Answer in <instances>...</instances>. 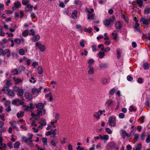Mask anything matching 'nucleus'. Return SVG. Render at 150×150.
Listing matches in <instances>:
<instances>
[{"mask_svg":"<svg viewBox=\"0 0 150 150\" xmlns=\"http://www.w3.org/2000/svg\"><path fill=\"white\" fill-rule=\"evenodd\" d=\"M146 135V133L145 132H143L141 136V139L142 140H144L145 138V137Z\"/></svg>","mask_w":150,"mask_h":150,"instance_id":"obj_53","label":"nucleus"},{"mask_svg":"<svg viewBox=\"0 0 150 150\" xmlns=\"http://www.w3.org/2000/svg\"><path fill=\"white\" fill-rule=\"evenodd\" d=\"M138 134L137 133L134 134V139L135 141H137L138 140Z\"/></svg>","mask_w":150,"mask_h":150,"instance_id":"obj_55","label":"nucleus"},{"mask_svg":"<svg viewBox=\"0 0 150 150\" xmlns=\"http://www.w3.org/2000/svg\"><path fill=\"white\" fill-rule=\"evenodd\" d=\"M20 144L19 142L17 141L15 143L13 146L14 148H19Z\"/></svg>","mask_w":150,"mask_h":150,"instance_id":"obj_32","label":"nucleus"},{"mask_svg":"<svg viewBox=\"0 0 150 150\" xmlns=\"http://www.w3.org/2000/svg\"><path fill=\"white\" fill-rule=\"evenodd\" d=\"M37 114L38 115L40 116H41L42 115H44L45 114L46 112V110L45 109H41L40 110H38Z\"/></svg>","mask_w":150,"mask_h":150,"instance_id":"obj_14","label":"nucleus"},{"mask_svg":"<svg viewBox=\"0 0 150 150\" xmlns=\"http://www.w3.org/2000/svg\"><path fill=\"white\" fill-rule=\"evenodd\" d=\"M36 47H38L41 52L44 51L46 49L44 45H42L40 43L37 42L35 44Z\"/></svg>","mask_w":150,"mask_h":150,"instance_id":"obj_7","label":"nucleus"},{"mask_svg":"<svg viewBox=\"0 0 150 150\" xmlns=\"http://www.w3.org/2000/svg\"><path fill=\"white\" fill-rule=\"evenodd\" d=\"M22 142H24L27 144H30L32 142L30 141V139H29L28 138H27L26 137L24 136L22 137Z\"/></svg>","mask_w":150,"mask_h":150,"instance_id":"obj_9","label":"nucleus"},{"mask_svg":"<svg viewBox=\"0 0 150 150\" xmlns=\"http://www.w3.org/2000/svg\"><path fill=\"white\" fill-rule=\"evenodd\" d=\"M87 62L89 65H91L95 62V61L93 59H91L88 60Z\"/></svg>","mask_w":150,"mask_h":150,"instance_id":"obj_45","label":"nucleus"},{"mask_svg":"<svg viewBox=\"0 0 150 150\" xmlns=\"http://www.w3.org/2000/svg\"><path fill=\"white\" fill-rule=\"evenodd\" d=\"M146 141V142L147 143H149L150 142V134H148Z\"/></svg>","mask_w":150,"mask_h":150,"instance_id":"obj_56","label":"nucleus"},{"mask_svg":"<svg viewBox=\"0 0 150 150\" xmlns=\"http://www.w3.org/2000/svg\"><path fill=\"white\" fill-rule=\"evenodd\" d=\"M5 35L4 32L3 30L2 29H0V36H4Z\"/></svg>","mask_w":150,"mask_h":150,"instance_id":"obj_52","label":"nucleus"},{"mask_svg":"<svg viewBox=\"0 0 150 150\" xmlns=\"http://www.w3.org/2000/svg\"><path fill=\"white\" fill-rule=\"evenodd\" d=\"M12 72L13 73L14 75L18 74V71L16 69H15L12 71Z\"/></svg>","mask_w":150,"mask_h":150,"instance_id":"obj_63","label":"nucleus"},{"mask_svg":"<svg viewBox=\"0 0 150 150\" xmlns=\"http://www.w3.org/2000/svg\"><path fill=\"white\" fill-rule=\"evenodd\" d=\"M25 98L29 100H30L32 99L33 96L32 95L29 93L25 92Z\"/></svg>","mask_w":150,"mask_h":150,"instance_id":"obj_17","label":"nucleus"},{"mask_svg":"<svg viewBox=\"0 0 150 150\" xmlns=\"http://www.w3.org/2000/svg\"><path fill=\"white\" fill-rule=\"evenodd\" d=\"M107 64L106 63H102L100 64L99 66L101 68H105L107 67Z\"/></svg>","mask_w":150,"mask_h":150,"instance_id":"obj_42","label":"nucleus"},{"mask_svg":"<svg viewBox=\"0 0 150 150\" xmlns=\"http://www.w3.org/2000/svg\"><path fill=\"white\" fill-rule=\"evenodd\" d=\"M143 66L145 69H147L149 67V65L147 62L144 63L143 64Z\"/></svg>","mask_w":150,"mask_h":150,"instance_id":"obj_40","label":"nucleus"},{"mask_svg":"<svg viewBox=\"0 0 150 150\" xmlns=\"http://www.w3.org/2000/svg\"><path fill=\"white\" fill-rule=\"evenodd\" d=\"M39 124H40L41 125H46L47 124L46 122V121L45 119L43 120H41L38 122Z\"/></svg>","mask_w":150,"mask_h":150,"instance_id":"obj_29","label":"nucleus"},{"mask_svg":"<svg viewBox=\"0 0 150 150\" xmlns=\"http://www.w3.org/2000/svg\"><path fill=\"white\" fill-rule=\"evenodd\" d=\"M77 11L74 10L73 12L71 15V17L74 19H76L77 18Z\"/></svg>","mask_w":150,"mask_h":150,"instance_id":"obj_26","label":"nucleus"},{"mask_svg":"<svg viewBox=\"0 0 150 150\" xmlns=\"http://www.w3.org/2000/svg\"><path fill=\"white\" fill-rule=\"evenodd\" d=\"M57 130L56 129H54L53 131L52 132V137H54L56 135V131Z\"/></svg>","mask_w":150,"mask_h":150,"instance_id":"obj_47","label":"nucleus"},{"mask_svg":"<svg viewBox=\"0 0 150 150\" xmlns=\"http://www.w3.org/2000/svg\"><path fill=\"white\" fill-rule=\"evenodd\" d=\"M108 123L109 125L111 127L116 126L115 117H109Z\"/></svg>","mask_w":150,"mask_h":150,"instance_id":"obj_1","label":"nucleus"},{"mask_svg":"<svg viewBox=\"0 0 150 150\" xmlns=\"http://www.w3.org/2000/svg\"><path fill=\"white\" fill-rule=\"evenodd\" d=\"M35 105L36 108H38L40 110L43 109L44 106V104L42 103H39L38 104H35Z\"/></svg>","mask_w":150,"mask_h":150,"instance_id":"obj_21","label":"nucleus"},{"mask_svg":"<svg viewBox=\"0 0 150 150\" xmlns=\"http://www.w3.org/2000/svg\"><path fill=\"white\" fill-rule=\"evenodd\" d=\"M24 114L23 112H21L20 113L18 112L17 113V116L18 118H20L22 117Z\"/></svg>","mask_w":150,"mask_h":150,"instance_id":"obj_43","label":"nucleus"},{"mask_svg":"<svg viewBox=\"0 0 150 150\" xmlns=\"http://www.w3.org/2000/svg\"><path fill=\"white\" fill-rule=\"evenodd\" d=\"M29 31L27 30H24L22 33V35L25 37L27 36L28 34Z\"/></svg>","mask_w":150,"mask_h":150,"instance_id":"obj_36","label":"nucleus"},{"mask_svg":"<svg viewBox=\"0 0 150 150\" xmlns=\"http://www.w3.org/2000/svg\"><path fill=\"white\" fill-rule=\"evenodd\" d=\"M31 116L36 120H38L40 119V116L38 115L37 114H35V113L32 112L31 114Z\"/></svg>","mask_w":150,"mask_h":150,"instance_id":"obj_19","label":"nucleus"},{"mask_svg":"<svg viewBox=\"0 0 150 150\" xmlns=\"http://www.w3.org/2000/svg\"><path fill=\"white\" fill-rule=\"evenodd\" d=\"M14 6L12 7V9L13 10H15L16 9L20 8L21 6V4L20 2L17 1L16 2H15L14 3Z\"/></svg>","mask_w":150,"mask_h":150,"instance_id":"obj_3","label":"nucleus"},{"mask_svg":"<svg viewBox=\"0 0 150 150\" xmlns=\"http://www.w3.org/2000/svg\"><path fill=\"white\" fill-rule=\"evenodd\" d=\"M15 42L18 45H19L21 43L23 44L25 40L23 38H21V39L16 38L14 40Z\"/></svg>","mask_w":150,"mask_h":150,"instance_id":"obj_8","label":"nucleus"},{"mask_svg":"<svg viewBox=\"0 0 150 150\" xmlns=\"http://www.w3.org/2000/svg\"><path fill=\"white\" fill-rule=\"evenodd\" d=\"M33 8V6L30 4H29L26 6L25 8V10L26 12L31 11Z\"/></svg>","mask_w":150,"mask_h":150,"instance_id":"obj_11","label":"nucleus"},{"mask_svg":"<svg viewBox=\"0 0 150 150\" xmlns=\"http://www.w3.org/2000/svg\"><path fill=\"white\" fill-rule=\"evenodd\" d=\"M87 18L89 20H93L94 19L95 14H88L87 15Z\"/></svg>","mask_w":150,"mask_h":150,"instance_id":"obj_30","label":"nucleus"},{"mask_svg":"<svg viewBox=\"0 0 150 150\" xmlns=\"http://www.w3.org/2000/svg\"><path fill=\"white\" fill-rule=\"evenodd\" d=\"M24 93V91L23 89H19L18 91L17 95L19 97H22Z\"/></svg>","mask_w":150,"mask_h":150,"instance_id":"obj_25","label":"nucleus"},{"mask_svg":"<svg viewBox=\"0 0 150 150\" xmlns=\"http://www.w3.org/2000/svg\"><path fill=\"white\" fill-rule=\"evenodd\" d=\"M105 54L104 52H99L98 54V57L100 58H103L105 56Z\"/></svg>","mask_w":150,"mask_h":150,"instance_id":"obj_31","label":"nucleus"},{"mask_svg":"<svg viewBox=\"0 0 150 150\" xmlns=\"http://www.w3.org/2000/svg\"><path fill=\"white\" fill-rule=\"evenodd\" d=\"M22 3L23 5L27 6L29 4L30 1L28 0H22Z\"/></svg>","mask_w":150,"mask_h":150,"instance_id":"obj_33","label":"nucleus"},{"mask_svg":"<svg viewBox=\"0 0 150 150\" xmlns=\"http://www.w3.org/2000/svg\"><path fill=\"white\" fill-rule=\"evenodd\" d=\"M115 91V88L112 89L110 91L109 94L111 95H113Z\"/></svg>","mask_w":150,"mask_h":150,"instance_id":"obj_49","label":"nucleus"},{"mask_svg":"<svg viewBox=\"0 0 150 150\" xmlns=\"http://www.w3.org/2000/svg\"><path fill=\"white\" fill-rule=\"evenodd\" d=\"M134 29L135 31H138L139 32H141V31L139 27L134 26Z\"/></svg>","mask_w":150,"mask_h":150,"instance_id":"obj_59","label":"nucleus"},{"mask_svg":"<svg viewBox=\"0 0 150 150\" xmlns=\"http://www.w3.org/2000/svg\"><path fill=\"white\" fill-rule=\"evenodd\" d=\"M23 103L22 101L20 102V100L18 98L14 99L12 101V103L13 105H22Z\"/></svg>","mask_w":150,"mask_h":150,"instance_id":"obj_6","label":"nucleus"},{"mask_svg":"<svg viewBox=\"0 0 150 150\" xmlns=\"http://www.w3.org/2000/svg\"><path fill=\"white\" fill-rule=\"evenodd\" d=\"M93 29L90 27H89L88 28H85L84 29V31L85 32H91L92 31Z\"/></svg>","mask_w":150,"mask_h":150,"instance_id":"obj_44","label":"nucleus"},{"mask_svg":"<svg viewBox=\"0 0 150 150\" xmlns=\"http://www.w3.org/2000/svg\"><path fill=\"white\" fill-rule=\"evenodd\" d=\"M136 2L138 4L139 7H142L143 4V1L142 0H137Z\"/></svg>","mask_w":150,"mask_h":150,"instance_id":"obj_37","label":"nucleus"},{"mask_svg":"<svg viewBox=\"0 0 150 150\" xmlns=\"http://www.w3.org/2000/svg\"><path fill=\"white\" fill-rule=\"evenodd\" d=\"M112 35L113 37V39L115 40H117V35L118 34L117 33H112L111 34Z\"/></svg>","mask_w":150,"mask_h":150,"instance_id":"obj_38","label":"nucleus"},{"mask_svg":"<svg viewBox=\"0 0 150 150\" xmlns=\"http://www.w3.org/2000/svg\"><path fill=\"white\" fill-rule=\"evenodd\" d=\"M140 22H142L143 24L147 25L149 24V20L147 19H145L142 18L140 20Z\"/></svg>","mask_w":150,"mask_h":150,"instance_id":"obj_16","label":"nucleus"},{"mask_svg":"<svg viewBox=\"0 0 150 150\" xmlns=\"http://www.w3.org/2000/svg\"><path fill=\"white\" fill-rule=\"evenodd\" d=\"M13 90L15 91H17L19 90V87L16 86H13Z\"/></svg>","mask_w":150,"mask_h":150,"instance_id":"obj_62","label":"nucleus"},{"mask_svg":"<svg viewBox=\"0 0 150 150\" xmlns=\"http://www.w3.org/2000/svg\"><path fill=\"white\" fill-rule=\"evenodd\" d=\"M115 27L118 29H121L122 27V22L119 21H117L115 24Z\"/></svg>","mask_w":150,"mask_h":150,"instance_id":"obj_12","label":"nucleus"},{"mask_svg":"<svg viewBox=\"0 0 150 150\" xmlns=\"http://www.w3.org/2000/svg\"><path fill=\"white\" fill-rule=\"evenodd\" d=\"M25 51L23 49H21L19 51V54L21 55H23L25 54Z\"/></svg>","mask_w":150,"mask_h":150,"instance_id":"obj_46","label":"nucleus"},{"mask_svg":"<svg viewBox=\"0 0 150 150\" xmlns=\"http://www.w3.org/2000/svg\"><path fill=\"white\" fill-rule=\"evenodd\" d=\"M42 140L43 144L44 145H47V139L46 137H43L42 139Z\"/></svg>","mask_w":150,"mask_h":150,"instance_id":"obj_35","label":"nucleus"},{"mask_svg":"<svg viewBox=\"0 0 150 150\" xmlns=\"http://www.w3.org/2000/svg\"><path fill=\"white\" fill-rule=\"evenodd\" d=\"M100 139L106 141L108 140L109 138V136L107 134H105L103 135H100Z\"/></svg>","mask_w":150,"mask_h":150,"instance_id":"obj_15","label":"nucleus"},{"mask_svg":"<svg viewBox=\"0 0 150 150\" xmlns=\"http://www.w3.org/2000/svg\"><path fill=\"white\" fill-rule=\"evenodd\" d=\"M122 53V51L121 49H118L117 50V55L118 58H120V57Z\"/></svg>","mask_w":150,"mask_h":150,"instance_id":"obj_28","label":"nucleus"},{"mask_svg":"<svg viewBox=\"0 0 150 150\" xmlns=\"http://www.w3.org/2000/svg\"><path fill=\"white\" fill-rule=\"evenodd\" d=\"M102 82L103 84H107L108 83L107 80L105 79H103L102 80Z\"/></svg>","mask_w":150,"mask_h":150,"instance_id":"obj_50","label":"nucleus"},{"mask_svg":"<svg viewBox=\"0 0 150 150\" xmlns=\"http://www.w3.org/2000/svg\"><path fill=\"white\" fill-rule=\"evenodd\" d=\"M29 81L30 83H35L36 81L35 80V78L33 76H31V79L29 80Z\"/></svg>","mask_w":150,"mask_h":150,"instance_id":"obj_48","label":"nucleus"},{"mask_svg":"<svg viewBox=\"0 0 150 150\" xmlns=\"http://www.w3.org/2000/svg\"><path fill=\"white\" fill-rule=\"evenodd\" d=\"M9 124L11 125L13 128H17V127L16 125V122H9Z\"/></svg>","mask_w":150,"mask_h":150,"instance_id":"obj_39","label":"nucleus"},{"mask_svg":"<svg viewBox=\"0 0 150 150\" xmlns=\"http://www.w3.org/2000/svg\"><path fill=\"white\" fill-rule=\"evenodd\" d=\"M6 13L10 15L11 14L13 13V11H12L9 10H6L5 11Z\"/></svg>","mask_w":150,"mask_h":150,"instance_id":"obj_60","label":"nucleus"},{"mask_svg":"<svg viewBox=\"0 0 150 150\" xmlns=\"http://www.w3.org/2000/svg\"><path fill=\"white\" fill-rule=\"evenodd\" d=\"M113 103V101L112 99H109L107 100L105 105L106 107H108L112 104Z\"/></svg>","mask_w":150,"mask_h":150,"instance_id":"obj_13","label":"nucleus"},{"mask_svg":"<svg viewBox=\"0 0 150 150\" xmlns=\"http://www.w3.org/2000/svg\"><path fill=\"white\" fill-rule=\"evenodd\" d=\"M101 115L102 113L99 111L93 114V116L96 119H99L100 118V116Z\"/></svg>","mask_w":150,"mask_h":150,"instance_id":"obj_20","label":"nucleus"},{"mask_svg":"<svg viewBox=\"0 0 150 150\" xmlns=\"http://www.w3.org/2000/svg\"><path fill=\"white\" fill-rule=\"evenodd\" d=\"M38 72L39 74H41L43 73V70L41 66H39L38 67Z\"/></svg>","mask_w":150,"mask_h":150,"instance_id":"obj_41","label":"nucleus"},{"mask_svg":"<svg viewBox=\"0 0 150 150\" xmlns=\"http://www.w3.org/2000/svg\"><path fill=\"white\" fill-rule=\"evenodd\" d=\"M7 92L6 93H7L8 96L12 97H13L14 96L15 94L12 90L9 89H7Z\"/></svg>","mask_w":150,"mask_h":150,"instance_id":"obj_18","label":"nucleus"},{"mask_svg":"<svg viewBox=\"0 0 150 150\" xmlns=\"http://www.w3.org/2000/svg\"><path fill=\"white\" fill-rule=\"evenodd\" d=\"M10 104L11 102L9 100H7L6 102V103H5V106L8 107L10 106Z\"/></svg>","mask_w":150,"mask_h":150,"instance_id":"obj_51","label":"nucleus"},{"mask_svg":"<svg viewBox=\"0 0 150 150\" xmlns=\"http://www.w3.org/2000/svg\"><path fill=\"white\" fill-rule=\"evenodd\" d=\"M144 13L145 14H149L150 13V8L146 7L144 10Z\"/></svg>","mask_w":150,"mask_h":150,"instance_id":"obj_34","label":"nucleus"},{"mask_svg":"<svg viewBox=\"0 0 150 150\" xmlns=\"http://www.w3.org/2000/svg\"><path fill=\"white\" fill-rule=\"evenodd\" d=\"M38 63L36 62H34L32 64V66L34 68H35L38 65Z\"/></svg>","mask_w":150,"mask_h":150,"instance_id":"obj_57","label":"nucleus"},{"mask_svg":"<svg viewBox=\"0 0 150 150\" xmlns=\"http://www.w3.org/2000/svg\"><path fill=\"white\" fill-rule=\"evenodd\" d=\"M41 92L40 90H39L38 88L34 87L32 89V93L35 96H37L39 95V93Z\"/></svg>","mask_w":150,"mask_h":150,"instance_id":"obj_4","label":"nucleus"},{"mask_svg":"<svg viewBox=\"0 0 150 150\" xmlns=\"http://www.w3.org/2000/svg\"><path fill=\"white\" fill-rule=\"evenodd\" d=\"M50 142L52 146L55 147L58 144V142L57 139H53L50 141Z\"/></svg>","mask_w":150,"mask_h":150,"instance_id":"obj_10","label":"nucleus"},{"mask_svg":"<svg viewBox=\"0 0 150 150\" xmlns=\"http://www.w3.org/2000/svg\"><path fill=\"white\" fill-rule=\"evenodd\" d=\"M40 38V37L38 35H36L33 37L32 38H31V40L33 42H36L39 40Z\"/></svg>","mask_w":150,"mask_h":150,"instance_id":"obj_24","label":"nucleus"},{"mask_svg":"<svg viewBox=\"0 0 150 150\" xmlns=\"http://www.w3.org/2000/svg\"><path fill=\"white\" fill-rule=\"evenodd\" d=\"M125 114L123 113H120L119 115V117L121 119H123L125 117Z\"/></svg>","mask_w":150,"mask_h":150,"instance_id":"obj_58","label":"nucleus"},{"mask_svg":"<svg viewBox=\"0 0 150 150\" xmlns=\"http://www.w3.org/2000/svg\"><path fill=\"white\" fill-rule=\"evenodd\" d=\"M23 79H21L18 78H16L14 77L13 78V80L15 82L16 84H19L21 83L23 81Z\"/></svg>","mask_w":150,"mask_h":150,"instance_id":"obj_22","label":"nucleus"},{"mask_svg":"<svg viewBox=\"0 0 150 150\" xmlns=\"http://www.w3.org/2000/svg\"><path fill=\"white\" fill-rule=\"evenodd\" d=\"M7 145L10 149H11L13 148L12 143L11 142H9L7 143Z\"/></svg>","mask_w":150,"mask_h":150,"instance_id":"obj_54","label":"nucleus"},{"mask_svg":"<svg viewBox=\"0 0 150 150\" xmlns=\"http://www.w3.org/2000/svg\"><path fill=\"white\" fill-rule=\"evenodd\" d=\"M88 74L89 75H93L94 74V69L91 65H89L88 67Z\"/></svg>","mask_w":150,"mask_h":150,"instance_id":"obj_5","label":"nucleus"},{"mask_svg":"<svg viewBox=\"0 0 150 150\" xmlns=\"http://www.w3.org/2000/svg\"><path fill=\"white\" fill-rule=\"evenodd\" d=\"M54 118L55 119V120L57 121L59 119V115L57 113L55 115Z\"/></svg>","mask_w":150,"mask_h":150,"instance_id":"obj_61","label":"nucleus"},{"mask_svg":"<svg viewBox=\"0 0 150 150\" xmlns=\"http://www.w3.org/2000/svg\"><path fill=\"white\" fill-rule=\"evenodd\" d=\"M142 149V145L140 144H137L134 146V150H141Z\"/></svg>","mask_w":150,"mask_h":150,"instance_id":"obj_23","label":"nucleus"},{"mask_svg":"<svg viewBox=\"0 0 150 150\" xmlns=\"http://www.w3.org/2000/svg\"><path fill=\"white\" fill-rule=\"evenodd\" d=\"M7 51H8V49H6L3 51L2 49H0V56L5 55L6 54V53L7 52Z\"/></svg>","mask_w":150,"mask_h":150,"instance_id":"obj_27","label":"nucleus"},{"mask_svg":"<svg viewBox=\"0 0 150 150\" xmlns=\"http://www.w3.org/2000/svg\"><path fill=\"white\" fill-rule=\"evenodd\" d=\"M96 46L95 45H93L92 47L93 51V52H96L97 51L96 49Z\"/></svg>","mask_w":150,"mask_h":150,"instance_id":"obj_64","label":"nucleus"},{"mask_svg":"<svg viewBox=\"0 0 150 150\" xmlns=\"http://www.w3.org/2000/svg\"><path fill=\"white\" fill-rule=\"evenodd\" d=\"M115 19L114 16H113L111 17H110L108 19H105L103 21L104 25L106 26L109 25L110 23L113 22Z\"/></svg>","mask_w":150,"mask_h":150,"instance_id":"obj_2","label":"nucleus"}]
</instances>
